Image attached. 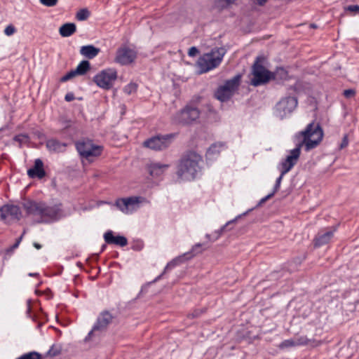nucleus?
<instances>
[{
    "mask_svg": "<svg viewBox=\"0 0 359 359\" xmlns=\"http://www.w3.org/2000/svg\"><path fill=\"white\" fill-rule=\"evenodd\" d=\"M297 140H301L294 149H298L299 156L301 153L302 146L305 147L306 151H309L316 147L323 138V131L320 124L316 122H311L306 128L296 135Z\"/></svg>",
    "mask_w": 359,
    "mask_h": 359,
    "instance_id": "nucleus-1",
    "label": "nucleus"
},
{
    "mask_svg": "<svg viewBox=\"0 0 359 359\" xmlns=\"http://www.w3.org/2000/svg\"><path fill=\"white\" fill-rule=\"evenodd\" d=\"M201 156L195 152L185 154L181 159L177 169L178 177L185 181H190L196 177L200 171Z\"/></svg>",
    "mask_w": 359,
    "mask_h": 359,
    "instance_id": "nucleus-2",
    "label": "nucleus"
},
{
    "mask_svg": "<svg viewBox=\"0 0 359 359\" xmlns=\"http://www.w3.org/2000/svg\"><path fill=\"white\" fill-rule=\"evenodd\" d=\"M23 207L28 215L39 216L41 218L39 222H45L56 217L60 210L57 206H47L42 202L32 201L25 202Z\"/></svg>",
    "mask_w": 359,
    "mask_h": 359,
    "instance_id": "nucleus-3",
    "label": "nucleus"
},
{
    "mask_svg": "<svg viewBox=\"0 0 359 359\" xmlns=\"http://www.w3.org/2000/svg\"><path fill=\"white\" fill-rule=\"evenodd\" d=\"M225 53L224 48H215L210 52L203 54L197 62L200 73H205L217 67L221 63Z\"/></svg>",
    "mask_w": 359,
    "mask_h": 359,
    "instance_id": "nucleus-4",
    "label": "nucleus"
},
{
    "mask_svg": "<svg viewBox=\"0 0 359 359\" xmlns=\"http://www.w3.org/2000/svg\"><path fill=\"white\" fill-rule=\"evenodd\" d=\"M117 71L113 68H107L98 72L94 77L93 81L97 86L104 90H109L117 79Z\"/></svg>",
    "mask_w": 359,
    "mask_h": 359,
    "instance_id": "nucleus-5",
    "label": "nucleus"
},
{
    "mask_svg": "<svg viewBox=\"0 0 359 359\" xmlns=\"http://www.w3.org/2000/svg\"><path fill=\"white\" fill-rule=\"evenodd\" d=\"M241 76L236 75L232 79L227 80L219 86L215 93V97L219 100L224 102L229 100L236 91L240 84Z\"/></svg>",
    "mask_w": 359,
    "mask_h": 359,
    "instance_id": "nucleus-6",
    "label": "nucleus"
},
{
    "mask_svg": "<svg viewBox=\"0 0 359 359\" xmlns=\"http://www.w3.org/2000/svg\"><path fill=\"white\" fill-rule=\"evenodd\" d=\"M261 60L263 58L257 57L253 65L251 84L255 86L264 84L273 78V74L260 65Z\"/></svg>",
    "mask_w": 359,
    "mask_h": 359,
    "instance_id": "nucleus-7",
    "label": "nucleus"
},
{
    "mask_svg": "<svg viewBox=\"0 0 359 359\" xmlns=\"http://www.w3.org/2000/svg\"><path fill=\"white\" fill-rule=\"evenodd\" d=\"M297 100L295 97L287 96L283 97L276 105V115L284 118L289 116L297 107Z\"/></svg>",
    "mask_w": 359,
    "mask_h": 359,
    "instance_id": "nucleus-8",
    "label": "nucleus"
},
{
    "mask_svg": "<svg viewBox=\"0 0 359 359\" xmlns=\"http://www.w3.org/2000/svg\"><path fill=\"white\" fill-rule=\"evenodd\" d=\"M76 149L79 154L86 159L99 156L102 151V147L99 145L94 144L92 141L81 140L76 144Z\"/></svg>",
    "mask_w": 359,
    "mask_h": 359,
    "instance_id": "nucleus-9",
    "label": "nucleus"
},
{
    "mask_svg": "<svg viewBox=\"0 0 359 359\" xmlns=\"http://www.w3.org/2000/svg\"><path fill=\"white\" fill-rule=\"evenodd\" d=\"M299 159V151L298 149H292L290 151V154L287 156L285 160L280 164V176L277 179L276 184L274 188V192L277 191L280 187V184L283 177L287 172H289L292 167L297 163Z\"/></svg>",
    "mask_w": 359,
    "mask_h": 359,
    "instance_id": "nucleus-10",
    "label": "nucleus"
},
{
    "mask_svg": "<svg viewBox=\"0 0 359 359\" xmlns=\"http://www.w3.org/2000/svg\"><path fill=\"white\" fill-rule=\"evenodd\" d=\"M144 201V198L142 197H130L117 200L116 205L123 213L130 214L137 210Z\"/></svg>",
    "mask_w": 359,
    "mask_h": 359,
    "instance_id": "nucleus-11",
    "label": "nucleus"
},
{
    "mask_svg": "<svg viewBox=\"0 0 359 359\" xmlns=\"http://www.w3.org/2000/svg\"><path fill=\"white\" fill-rule=\"evenodd\" d=\"M137 57L136 51L126 46H121L116 52L114 62L121 65L133 63Z\"/></svg>",
    "mask_w": 359,
    "mask_h": 359,
    "instance_id": "nucleus-12",
    "label": "nucleus"
},
{
    "mask_svg": "<svg viewBox=\"0 0 359 359\" xmlns=\"http://www.w3.org/2000/svg\"><path fill=\"white\" fill-rule=\"evenodd\" d=\"M199 117V111L196 108L186 107L177 113L173 118L174 121L178 124H189Z\"/></svg>",
    "mask_w": 359,
    "mask_h": 359,
    "instance_id": "nucleus-13",
    "label": "nucleus"
},
{
    "mask_svg": "<svg viewBox=\"0 0 359 359\" xmlns=\"http://www.w3.org/2000/svg\"><path fill=\"white\" fill-rule=\"evenodd\" d=\"M172 137V135L152 137L144 141L143 145L155 151L163 150L170 146Z\"/></svg>",
    "mask_w": 359,
    "mask_h": 359,
    "instance_id": "nucleus-14",
    "label": "nucleus"
},
{
    "mask_svg": "<svg viewBox=\"0 0 359 359\" xmlns=\"http://www.w3.org/2000/svg\"><path fill=\"white\" fill-rule=\"evenodd\" d=\"M112 316L108 312H103L98 317L97 320L93 326L92 330L88 333L86 341L90 340L94 336H97L100 332L104 331L108 325L111 322Z\"/></svg>",
    "mask_w": 359,
    "mask_h": 359,
    "instance_id": "nucleus-15",
    "label": "nucleus"
},
{
    "mask_svg": "<svg viewBox=\"0 0 359 359\" xmlns=\"http://www.w3.org/2000/svg\"><path fill=\"white\" fill-rule=\"evenodd\" d=\"M21 217L20 208L16 205H6L0 208V220L6 223L18 221Z\"/></svg>",
    "mask_w": 359,
    "mask_h": 359,
    "instance_id": "nucleus-16",
    "label": "nucleus"
},
{
    "mask_svg": "<svg viewBox=\"0 0 359 359\" xmlns=\"http://www.w3.org/2000/svg\"><path fill=\"white\" fill-rule=\"evenodd\" d=\"M90 62L87 60H83L79 64L75 69L70 71L67 74L63 76L60 79V81L62 82H65L76 76L84 75L90 70Z\"/></svg>",
    "mask_w": 359,
    "mask_h": 359,
    "instance_id": "nucleus-17",
    "label": "nucleus"
},
{
    "mask_svg": "<svg viewBox=\"0 0 359 359\" xmlns=\"http://www.w3.org/2000/svg\"><path fill=\"white\" fill-rule=\"evenodd\" d=\"M310 342L311 340L304 337H298L283 341L280 344V347L283 348L297 346L308 345Z\"/></svg>",
    "mask_w": 359,
    "mask_h": 359,
    "instance_id": "nucleus-18",
    "label": "nucleus"
},
{
    "mask_svg": "<svg viewBox=\"0 0 359 359\" xmlns=\"http://www.w3.org/2000/svg\"><path fill=\"white\" fill-rule=\"evenodd\" d=\"M104 241L109 244H116L120 246H126L128 243L127 239L123 236H114L112 231H109L104 235Z\"/></svg>",
    "mask_w": 359,
    "mask_h": 359,
    "instance_id": "nucleus-19",
    "label": "nucleus"
},
{
    "mask_svg": "<svg viewBox=\"0 0 359 359\" xmlns=\"http://www.w3.org/2000/svg\"><path fill=\"white\" fill-rule=\"evenodd\" d=\"M43 165V162L40 159L35 160L34 168L27 171L28 175L32 178L34 177L42 178L45 175Z\"/></svg>",
    "mask_w": 359,
    "mask_h": 359,
    "instance_id": "nucleus-20",
    "label": "nucleus"
},
{
    "mask_svg": "<svg viewBox=\"0 0 359 359\" xmlns=\"http://www.w3.org/2000/svg\"><path fill=\"white\" fill-rule=\"evenodd\" d=\"M66 147V144L61 143L55 139L49 140L46 142V147L50 151L63 152L65 151Z\"/></svg>",
    "mask_w": 359,
    "mask_h": 359,
    "instance_id": "nucleus-21",
    "label": "nucleus"
},
{
    "mask_svg": "<svg viewBox=\"0 0 359 359\" xmlns=\"http://www.w3.org/2000/svg\"><path fill=\"white\" fill-rule=\"evenodd\" d=\"M168 168L167 164L152 163L149 167V172L153 177L161 175Z\"/></svg>",
    "mask_w": 359,
    "mask_h": 359,
    "instance_id": "nucleus-22",
    "label": "nucleus"
},
{
    "mask_svg": "<svg viewBox=\"0 0 359 359\" xmlns=\"http://www.w3.org/2000/svg\"><path fill=\"white\" fill-rule=\"evenodd\" d=\"M80 53L84 57L92 59L94 58L100 53V49L92 46H84L81 48Z\"/></svg>",
    "mask_w": 359,
    "mask_h": 359,
    "instance_id": "nucleus-23",
    "label": "nucleus"
},
{
    "mask_svg": "<svg viewBox=\"0 0 359 359\" xmlns=\"http://www.w3.org/2000/svg\"><path fill=\"white\" fill-rule=\"evenodd\" d=\"M334 231L335 229L332 231H328L324 233L318 234L315 239V245L321 246L329 243V241L332 238Z\"/></svg>",
    "mask_w": 359,
    "mask_h": 359,
    "instance_id": "nucleus-24",
    "label": "nucleus"
},
{
    "mask_svg": "<svg viewBox=\"0 0 359 359\" xmlns=\"http://www.w3.org/2000/svg\"><path fill=\"white\" fill-rule=\"evenodd\" d=\"M76 30V27L74 23H66L62 25L59 29L60 35L63 37H67L72 35Z\"/></svg>",
    "mask_w": 359,
    "mask_h": 359,
    "instance_id": "nucleus-25",
    "label": "nucleus"
},
{
    "mask_svg": "<svg viewBox=\"0 0 359 359\" xmlns=\"http://www.w3.org/2000/svg\"><path fill=\"white\" fill-rule=\"evenodd\" d=\"M241 217V215L237 217L235 219L233 220H231V221H229V222L226 223V224L225 226H224L222 228H221L219 231H217L215 232L214 235L211 237L210 235L209 234H207L206 235V237L210 241H215L216 240H217L220 236L222 234L223 231H224V229L225 227L229 225V224L232 223V222H236V220L238 219V218H240Z\"/></svg>",
    "mask_w": 359,
    "mask_h": 359,
    "instance_id": "nucleus-26",
    "label": "nucleus"
},
{
    "mask_svg": "<svg viewBox=\"0 0 359 359\" xmlns=\"http://www.w3.org/2000/svg\"><path fill=\"white\" fill-rule=\"evenodd\" d=\"M137 87L136 83L130 82L123 88V90L126 95H130L137 92Z\"/></svg>",
    "mask_w": 359,
    "mask_h": 359,
    "instance_id": "nucleus-27",
    "label": "nucleus"
},
{
    "mask_svg": "<svg viewBox=\"0 0 359 359\" xmlns=\"http://www.w3.org/2000/svg\"><path fill=\"white\" fill-rule=\"evenodd\" d=\"M90 15V12L86 9H81L79 10L76 15V18L78 20L83 21L86 20Z\"/></svg>",
    "mask_w": 359,
    "mask_h": 359,
    "instance_id": "nucleus-28",
    "label": "nucleus"
},
{
    "mask_svg": "<svg viewBox=\"0 0 359 359\" xmlns=\"http://www.w3.org/2000/svg\"><path fill=\"white\" fill-rule=\"evenodd\" d=\"M287 76V72L283 68L277 69L275 74H273V79H286Z\"/></svg>",
    "mask_w": 359,
    "mask_h": 359,
    "instance_id": "nucleus-29",
    "label": "nucleus"
},
{
    "mask_svg": "<svg viewBox=\"0 0 359 359\" xmlns=\"http://www.w3.org/2000/svg\"><path fill=\"white\" fill-rule=\"evenodd\" d=\"M223 144L221 143L212 144L208 149V153L209 154H214L219 153L223 149Z\"/></svg>",
    "mask_w": 359,
    "mask_h": 359,
    "instance_id": "nucleus-30",
    "label": "nucleus"
},
{
    "mask_svg": "<svg viewBox=\"0 0 359 359\" xmlns=\"http://www.w3.org/2000/svg\"><path fill=\"white\" fill-rule=\"evenodd\" d=\"M16 32V29L13 25H9L6 27L4 29V34L6 36H11Z\"/></svg>",
    "mask_w": 359,
    "mask_h": 359,
    "instance_id": "nucleus-31",
    "label": "nucleus"
},
{
    "mask_svg": "<svg viewBox=\"0 0 359 359\" xmlns=\"http://www.w3.org/2000/svg\"><path fill=\"white\" fill-rule=\"evenodd\" d=\"M58 0H40V2L46 6L51 7L57 4Z\"/></svg>",
    "mask_w": 359,
    "mask_h": 359,
    "instance_id": "nucleus-32",
    "label": "nucleus"
},
{
    "mask_svg": "<svg viewBox=\"0 0 359 359\" xmlns=\"http://www.w3.org/2000/svg\"><path fill=\"white\" fill-rule=\"evenodd\" d=\"M348 144V138L347 135H344L342 139V142L339 145V149L346 148Z\"/></svg>",
    "mask_w": 359,
    "mask_h": 359,
    "instance_id": "nucleus-33",
    "label": "nucleus"
},
{
    "mask_svg": "<svg viewBox=\"0 0 359 359\" xmlns=\"http://www.w3.org/2000/svg\"><path fill=\"white\" fill-rule=\"evenodd\" d=\"M355 94V91L353 90H351V89H348V90H345L344 91V95L346 97H351L354 95Z\"/></svg>",
    "mask_w": 359,
    "mask_h": 359,
    "instance_id": "nucleus-34",
    "label": "nucleus"
},
{
    "mask_svg": "<svg viewBox=\"0 0 359 359\" xmlns=\"http://www.w3.org/2000/svg\"><path fill=\"white\" fill-rule=\"evenodd\" d=\"M198 53V49L196 47H191L189 48L188 54L189 56H195Z\"/></svg>",
    "mask_w": 359,
    "mask_h": 359,
    "instance_id": "nucleus-35",
    "label": "nucleus"
},
{
    "mask_svg": "<svg viewBox=\"0 0 359 359\" xmlns=\"http://www.w3.org/2000/svg\"><path fill=\"white\" fill-rule=\"evenodd\" d=\"M180 260V258H177V259L170 262V263H168L165 268V271H166L167 269H168L170 267L175 266L177 264V262Z\"/></svg>",
    "mask_w": 359,
    "mask_h": 359,
    "instance_id": "nucleus-36",
    "label": "nucleus"
},
{
    "mask_svg": "<svg viewBox=\"0 0 359 359\" xmlns=\"http://www.w3.org/2000/svg\"><path fill=\"white\" fill-rule=\"evenodd\" d=\"M74 99V96L72 93H68L65 95V100L67 102L72 101Z\"/></svg>",
    "mask_w": 359,
    "mask_h": 359,
    "instance_id": "nucleus-37",
    "label": "nucleus"
},
{
    "mask_svg": "<svg viewBox=\"0 0 359 359\" xmlns=\"http://www.w3.org/2000/svg\"><path fill=\"white\" fill-rule=\"evenodd\" d=\"M60 351L55 350L53 348L49 351V354L52 356H55L59 354Z\"/></svg>",
    "mask_w": 359,
    "mask_h": 359,
    "instance_id": "nucleus-38",
    "label": "nucleus"
},
{
    "mask_svg": "<svg viewBox=\"0 0 359 359\" xmlns=\"http://www.w3.org/2000/svg\"><path fill=\"white\" fill-rule=\"evenodd\" d=\"M348 9L351 11H356L359 10V6H348Z\"/></svg>",
    "mask_w": 359,
    "mask_h": 359,
    "instance_id": "nucleus-39",
    "label": "nucleus"
},
{
    "mask_svg": "<svg viewBox=\"0 0 359 359\" xmlns=\"http://www.w3.org/2000/svg\"><path fill=\"white\" fill-rule=\"evenodd\" d=\"M255 1L259 5H263L266 1V0H255Z\"/></svg>",
    "mask_w": 359,
    "mask_h": 359,
    "instance_id": "nucleus-40",
    "label": "nucleus"
},
{
    "mask_svg": "<svg viewBox=\"0 0 359 359\" xmlns=\"http://www.w3.org/2000/svg\"><path fill=\"white\" fill-rule=\"evenodd\" d=\"M27 138V136L25 135H22V136H18V137H16L15 139L16 140H22V139H26Z\"/></svg>",
    "mask_w": 359,
    "mask_h": 359,
    "instance_id": "nucleus-41",
    "label": "nucleus"
},
{
    "mask_svg": "<svg viewBox=\"0 0 359 359\" xmlns=\"http://www.w3.org/2000/svg\"><path fill=\"white\" fill-rule=\"evenodd\" d=\"M34 248H36L37 250H39L41 248V245L40 244H39L38 243H34Z\"/></svg>",
    "mask_w": 359,
    "mask_h": 359,
    "instance_id": "nucleus-42",
    "label": "nucleus"
},
{
    "mask_svg": "<svg viewBox=\"0 0 359 359\" xmlns=\"http://www.w3.org/2000/svg\"><path fill=\"white\" fill-rule=\"evenodd\" d=\"M274 193L275 192L273 191V193H271V194L267 195L266 197H264L265 200L267 201L268 199L271 198L273 196Z\"/></svg>",
    "mask_w": 359,
    "mask_h": 359,
    "instance_id": "nucleus-43",
    "label": "nucleus"
},
{
    "mask_svg": "<svg viewBox=\"0 0 359 359\" xmlns=\"http://www.w3.org/2000/svg\"><path fill=\"white\" fill-rule=\"evenodd\" d=\"M201 244H196V245H194V246L193 247L192 250H193L194 252H195V251L197 250V248H199V247H201Z\"/></svg>",
    "mask_w": 359,
    "mask_h": 359,
    "instance_id": "nucleus-44",
    "label": "nucleus"
},
{
    "mask_svg": "<svg viewBox=\"0 0 359 359\" xmlns=\"http://www.w3.org/2000/svg\"><path fill=\"white\" fill-rule=\"evenodd\" d=\"M312 343H313V344H312L313 346H319L320 344V341H312Z\"/></svg>",
    "mask_w": 359,
    "mask_h": 359,
    "instance_id": "nucleus-45",
    "label": "nucleus"
},
{
    "mask_svg": "<svg viewBox=\"0 0 359 359\" xmlns=\"http://www.w3.org/2000/svg\"><path fill=\"white\" fill-rule=\"evenodd\" d=\"M266 200H265V198H263L261 201H260V203H263L264 202H266Z\"/></svg>",
    "mask_w": 359,
    "mask_h": 359,
    "instance_id": "nucleus-46",
    "label": "nucleus"
},
{
    "mask_svg": "<svg viewBox=\"0 0 359 359\" xmlns=\"http://www.w3.org/2000/svg\"><path fill=\"white\" fill-rule=\"evenodd\" d=\"M20 240L15 244L14 247L16 248L18 247V245H19V243H20Z\"/></svg>",
    "mask_w": 359,
    "mask_h": 359,
    "instance_id": "nucleus-47",
    "label": "nucleus"
},
{
    "mask_svg": "<svg viewBox=\"0 0 359 359\" xmlns=\"http://www.w3.org/2000/svg\"><path fill=\"white\" fill-rule=\"evenodd\" d=\"M24 233H25V231H23V233H22L21 237L19 238L20 241L22 239V237H23Z\"/></svg>",
    "mask_w": 359,
    "mask_h": 359,
    "instance_id": "nucleus-48",
    "label": "nucleus"
},
{
    "mask_svg": "<svg viewBox=\"0 0 359 359\" xmlns=\"http://www.w3.org/2000/svg\"><path fill=\"white\" fill-rule=\"evenodd\" d=\"M24 233H25V231H23V233H22L21 237L19 238L20 241L22 239V237H23Z\"/></svg>",
    "mask_w": 359,
    "mask_h": 359,
    "instance_id": "nucleus-49",
    "label": "nucleus"
},
{
    "mask_svg": "<svg viewBox=\"0 0 359 359\" xmlns=\"http://www.w3.org/2000/svg\"><path fill=\"white\" fill-rule=\"evenodd\" d=\"M24 233H25V231H23V233H22L21 237L19 238L20 241L22 239V237H23Z\"/></svg>",
    "mask_w": 359,
    "mask_h": 359,
    "instance_id": "nucleus-50",
    "label": "nucleus"
},
{
    "mask_svg": "<svg viewBox=\"0 0 359 359\" xmlns=\"http://www.w3.org/2000/svg\"><path fill=\"white\" fill-rule=\"evenodd\" d=\"M311 27H313V28H316V26L315 25H311Z\"/></svg>",
    "mask_w": 359,
    "mask_h": 359,
    "instance_id": "nucleus-51",
    "label": "nucleus"
},
{
    "mask_svg": "<svg viewBox=\"0 0 359 359\" xmlns=\"http://www.w3.org/2000/svg\"><path fill=\"white\" fill-rule=\"evenodd\" d=\"M29 276H35V274L34 273H29Z\"/></svg>",
    "mask_w": 359,
    "mask_h": 359,
    "instance_id": "nucleus-52",
    "label": "nucleus"
}]
</instances>
